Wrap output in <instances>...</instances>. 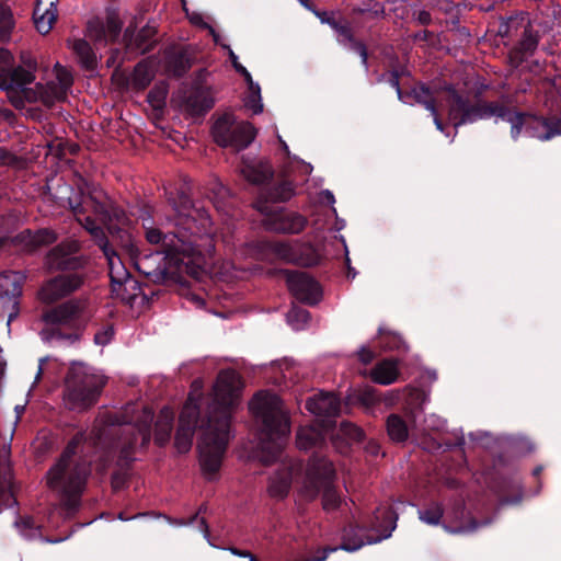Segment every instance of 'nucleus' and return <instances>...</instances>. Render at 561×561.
<instances>
[{
  "label": "nucleus",
  "mask_w": 561,
  "mask_h": 561,
  "mask_svg": "<svg viewBox=\"0 0 561 561\" xmlns=\"http://www.w3.org/2000/svg\"><path fill=\"white\" fill-rule=\"evenodd\" d=\"M242 387L240 375L233 369L219 371L214 387L215 398L206 409V432L201 446L202 465L206 472L220 470L230 439L231 408Z\"/></svg>",
  "instance_id": "1"
},
{
  "label": "nucleus",
  "mask_w": 561,
  "mask_h": 561,
  "mask_svg": "<svg viewBox=\"0 0 561 561\" xmlns=\"http://www.w3.org/2000/svg\"><path fill=\"white\" fill-rule=\"evenodd\" d=\"M85 440L83 432L76 433L68 442L58 461L47 472L48 486L60 494L68 513L78 511L81 496L91 474V465L84 459L75 460L78 447Z\"/></svg>",
  "instance_id": "2"
},
{
  "label": "nucleus",
  "mask_w": 561,
  "mask_h": 561,
  "mask_svg": "<svg viewBox=\"0 0 561 561\" xmlns=\"http://www.w3.org/2000/svg\"><path fill=\"white\" fill-rule=\"evenodd\" d=\"M154 413L149 408H144L141 416L136 424L127 422L125 416L118 413L107 416L106 434L115 435L122 440L119 455L116 461L117 469L111 476V485L114 491L127 486L129 469L135 461L134 454L140 439L139 447L146 449L151 440V425Z\"/></svg>",
  "instance_id": "3"
},
{
  "label": "nucleus",
  "mask_w": 561,
  "mask_h": 561,
  "mask_svg": "<svg viewBox=\"0 0 561 561\" xmlns=\"http://www.w3.org/2000/svg\"><path fill=\"white\" fill-rule=\"evenodd\" d=\"M250 410L261 421L260 449L262 461L271 465L278 460L290 432V421L277 394L257 392L250 402Z\"/></svg>",
  "instance_id": "4"
},
{
  "label": "nucleus",
  "mask_w": 561,
  "mask_h": 561,
  "mask_svg": "<svg viewBox=\"0 0 561 561\" xmlns=\"http://www.w3.org/2000/svg\"><path fill=\"white\" fill-rule=\"evenodd\" d=\"M79 251L77 241H66L53 248L47 256L46 264L51 271H72L48 279L38 291L39 299L45 304H53L72 294L83 284V277L78 270L82 268L85 261L75 255Z\"/></svg>",
  "instance_id": "5"
},
{
  "label": "nucleus",
  "mask_w": 561,
  "mask_h": 561,
  "mask_svg": "<svg viewBox=\"0 0 561 561\" xmlns=\"http://www.w3.org/2000/svg\"><path fill=\"white\" fill-rule=\"evenodd\" d=\"M450 101L448 111V121L454 126L455 133L453 136L445 130L442 131L446 137H450V141L454 140L457 129L466 124H473L481 119H488L496 117L511 124V136L516 139L519 135V125L522 118L517 113H513L507 108L500 106L495 103H479L476 105L470 104L461 95H459L454 89H450Z\"/></svg>",
  "instance_id": "6"
},
{
  "label": "nucleus",
  "mask_w": 561,
  "mask_h": 561,
  "mask_svg": "<svg viewBox=\"0 0 561 561\" xmlns=\"http://www.w3.org/2000/svg\"><path fill=\"white\" fill-rule=\"evenodd\" d=\"M85 306L79 299H69L42 313L46 328L42 330L46 341H67L75 343L80 340L85 327L83 318Z\"/></svg>",
  "instance_id": "7"
},
{
  "label": "nucleus",
  "mask_w": 561,
  "mask_h": 561,
  "mask_svg": "<svg viewBox=\"0 0 561 561\" xmlns=\"http://www.w3.org/2000/svg\"><path fill=\"white\" fill-rule=\"evenodd\" d=\"M336 471L331 460L313 454L308 462L304 489L310 500H314L322 492V507L324 511H335L341 505V497L334 485Z\"/></svg>",
  "instance_id": "8"
},
{
  "label": "nucleus",
  "mask_w": 561,
  "mask_h": 561,
  "mask_svg": "<svg viewBox=\"0 0 561 561\" xmlns=\"http://www.w3.org/2000/svg\"><path fill=\"white\" fill-rule=\"evenodd\" d=\"M106 380L82 368L71 367L66 376L64 399L72 411H85L93 407L105 387Z\"/></svg>",
  "instance_id": "9"
},
{
  "label": "nucleus",
  "mask_w": 561,
  "mask_h": 561,
  "mask_svg": "<svg viewBox=\"0 0 561 561\" xmlns=\"http://www.w3.org/2000/svg\"><path fill=\"white\" fill-rule=\"evenodd\" d=\"M199 399L195 398L193 394H190L179 417V426L174 437V446L179 453L185 454L187 453L193 444V437L196 428L203 430L202 440L198 444V451H201V446L204 443V435L206 432V415L202 417L201 415V404ZM199 463H202V453H199ZM201 468L207 478V480H215L219 470L215 473H208L204 470L203 465Z\"/></svg>",
  "instance_id": "10"
},
{
  "label": "nucleus",
  "mask_w": 561,
  "mask_h": 561,
  "mask_svg": "<svg viewBox=\"0 0 561 561\" xmlns=\"http://www.w3.org/2000/svg\"><path fill=\"white\" fill-rule=\"evenodd\" d=\"M213 137L221 147L236 150L247 148L255 138L256 130L248 122L238 121L232 113H225L213 126Z\"/></svg>",
  "instance_id": "11"
},
{
  "label": "nucleus",
  "mask_w": 561,
  "mask_h": 561,
  "mask_svg": "<svg viewBox=\"0 0 561 561\" xmlns=\"http://www.w3.org/2000/svg\"><path fill=\"white\" fill-rule=\"evenodd\" d=\"M36 62L31 58L22 57V65L14 67L13 55L7 48H0V89H24L35 79Z\"/></svg>",
  "instance_id": "12"
},
{
  "label": "nucleus",
  "mask_w": 561,
  "mask_h": 561,
  "mask_svg": "<svg viewBox=\"0 0 561 561\" xmlns=\"http://www.w3.org/2000/svg\"><path fill=\"white\" fill-rule=\"evenodd\" d=\"M163 267L158 273L157 277L162 283L172 282L180 285H185V275L197 278L199 275V266L192 264V260L186 257L184 253L169 248L164 251Z\"/></svg>",
  "instance_id": "13"
},
{
  "label": "nucleus",
  "mask_w": 561,
  "mask_h": 561,
  "mask_svg": "<svg viewBox=\"0 0 561 561\" xmlns=\"http://www.w3.org/2000/svg\"><path fill=\"white\" fill-rule=\"evenodd\" d=\"M389 84L397 92L398 99L408 105L421 104L433 116V122L439 131H444V124L438 117L437 108L435 105V95L430 88L425 84L420 83L413 87L410 91L403 92L400 88L399 78L396 73H391L389 77Z\"/></svg>",
  "instance_id": "14"
},
{
  "label": "nucleus",
  "mask_w": 561,
  "mask_h": 561,
  "mask_svg": "<svg viewBox=\"0 0 561 561\" xmlns=\"http://www.w3.org/2000/svg\"><path fill=\"white\" fill-rule=\"evenodd\" d=\"M290 294L300 302L316 306L322 298L320 284L306 272L283 270Z\"/></svg>",
  "instance_id": "15"
},
{
  "label": "nucleus",
  "mask_w": 561,
  "mask_h": 561,
  "mask_svg": "<svg viewBox=\"0 0 561 561\" xmlns=\"http://www.w3.org/2000/svg\"><path fill=\"white\" fill-rule=\"evenodd\" d=\"M54 78L49 79L46 85L36 84L34 100H41L44 104L50 105L56 101H61L67 96V92L72 85L73 79L70 71L56 64L53 69Z\"/></svg>",
  "instance_id": "16"
},
{
  "label": "nucleus",
  "mask_w": 561,
  "mask_h": 561,
  "mask_svg": "<svg viewBox=\"0 0 561 561\" xmlns=\"http://www.w3.org/2000/svg\"><path fill=\"white\" fill-rule=\"evenodd\" d=\"M267 248L277 259L300 266H313L319 263V254L310 243L291 245L286 242H270Z\"/></svg>",
  "instance_id": "17"
},
{
  "label": "nucleus",
  "mask_w": 561,
  "mask_h": 561,
  "mask_svg": "<svg viewBox=\"0 0 561 561\" xmlns=\"http://www.w3.org/2000/svg\"><path fill=\"white\" fill-rule=\"evenodd\" d=\"M71 192L68 185L61 187V193L65 194L59 196V207H69V210H119L111 205V199L102 190H93L88 195H82L79 201L78 195H67Z\"/></svg>",
  "instance_id": "18"
},
{
  "label": "nucleus",
  "mask_w": 561,
  "mask_h": 561,
  "mask_svg": "<svg viewBox=\"0 0 561 561\" xmlns=\"http://www.w3.org/2000/svg\"><path fill=\"white\" fill-rule=\"evenodd\" d=\"M262 222L266 230L277 233H299L306 225L307 218L300 213H262Z\"/></svg>",
  "instance_id": "19"
},
{
  "label": "nucleus",
  "mask_w": 561,
  "mask_h": 561,
  "mask_svg": "<svg viewBox=\"0 0 561 561\" xmlns=\"http://www.w3.org/2000/svg\"><path fill=\"white\" fill-rule=\"evenodd\" d=\"M14 245H20L22 250L33 252L42 245H48L57 240V234L54 230L48 228H42L36 231L25 229L16 236L0 237V249L9 241Z\"/></svg>",
  "instance_id": "20"
},
{
  "label": "nucleus",
  "mask_w": 561,
  "mask_h": 561,
  "mask_svg": "<svg viewBox=\"0 0 561 561\" xmlns=\"http://www.w3.org/2000/svg\"><path fill=\"white\" fill-rule=\"evenodd\" d=\"M517 114L522 118L519 131L522 130V127H524V133L527 137L547 141L558 135H561L560 118L529 117L525 119L522 114Z\"/></svg>",
  "instance_id": "21"
},
{
  "label": "nucleus",
  "mask_w": 561,
  "mask_h": 561,
  "mask_svg": "<svg viewBox=\"0 0 561 561\" xmlns=\"http://www.w3.org/2000/svg\"><path fill=\"white\" fill-rule=\"evenodd\" d=\"M305 407L310 413L319 417H325L324 421L330 423V427L333 425L330 419L336 417L341 411L340 399L333 392H320L308 398Z\"/></svg>",
  "instance_id": "22"
},
{
  "label": "nucleus",
  "mask_w": 561,
  "mask_h": 561,
  "mask_svg": "<svg viewBox=\"0 0 561 561\" xmlns=\"http://www.w3.org/2000/svg\"><path fill=\"white\" fill-rule=\"evenodd\" d=\"M330 423L321 421L319 426H300L296 434V445L300 450L318 448L325 444V430Z\"/></svg>",
  "instance_id": "23"
},
{
  "label": "nucleus",
  "mask_w": 561,
  "mask_h": 561,
  "mask_svg": "<svg viewBox=\"0 0 561 561\" xmlns=\"http://www.w3.org/2000/svg\"><path fill=\"white\" fill-rule=\"evenodd\" d=\"M122 23L119 20L111 15L106 19L104 24L89 25V36L100 45H106L110 42H114L121 34Z\"/></svg>",
  "instance_id": "24"
},
{
  "label": "nucleus",
  "mask_w": 561,
  "mask_h": 561,
  "mask_svg": "<svg viewBox=\"0 0 561 561\" xmlns=\"http://www.w3.org/2000/svg\"><path fill=\"white\" fill-rule=\"evenodd\" d=\"M25 276L20 272H7L0 275V299L8 301L20 299Z\"/></svg>",
  "instance_id": "25"
},
{
  "label": "nucleus",
  "mask_w": 561,
  "mask_h": 561,
  "mask_svg": "<svg viewBox=\"0 0 561 561\" xmlns=\"http://www.w3.org/2000/svg\"><path fill=\"white\" fill-rule=\"evenodd\" d=\"M215 104L214 96L208 89H195L185 101V110L191 115H202Z\"/></svg>",
  "instance_id": "26"
},
{
  "label": "nucleus",
  "mask_w": 561,
  "mask_h": 561,
  "mask_svg": "<svg viewBox=\"0 0 561 561\" xmlns=\"http://www.w3.org/2000/svg\"><path fill=\"white\" fill-rule=\"evenodd\" d=\"M174 412L169 407H163L154 423V443L162 447L167 445L171 438L173 430Z\"/></svg>",
  "instance_id": "27"
},
{
  "label": "nucleus",
  "mask_w": 561,
  "mask_h": 561,
  "mask_svg": "<svg viewBox=\"0 0 561 561\" xmlns=\"http://www.w3.org/2000/svg\"><path fill=\"white\" fill-rule=\"evenodd\" d=\"M293 472L290 468H282L270 479L268 494L276 500H284L291 488Z\"/></svg>",
  "instance_id": "28"
},
{
  "label": "nucleus",
  "mask_w": 561,
  "mask_h": 561,
  "mask_svg": "<svg viewBox=\"0 0 561 561\" xmlns=\"http://www.w3.org/2000/svg\"><path fill=\"white\" fill-rule=\"evenodd\" d=\"M374 522L371 525L374 527L382 526L385 534L377 537L376 539H369L367 540V543H375L378 542L385 538L390 537L391 533L396 528V523L398 519V516L396 512L392 510V507H378L374 513Z\"/></svg>",
  "instance_id": "29"
},
{
  "label": "nucleus",
  "mask_w": 561,
  "mask_h": 561,
  "mask_svg": "<svg viewBox=\"0 0 561 561\" xmlns=\"http://www.w3.org/2000/svg\"><path fill=\"white\" fill-rule=\"evenodd\" d=\"M68 46L73 50L80 65L83 68L88 70H92L95 68L98 61L96 55L85 39H69Z\"/></svg>",
  "instance_id": "30"
},
{
  "label": "nucleus",
  "mask_w": 561,
  "mask_h": 561,
  "mask_svg": "<svg viewBox=\"0 0 561 561\" xmlns=\"http://www.w3.org/2000/svg\"><path fill=\"white\" fill-rule=\"evenodd\" d=\"M241 173L249 182L261 184L272 176V169L266 162L243 160Z\"/></svg>",
  "instance_id": "31"
},
{
  "label": "nucleus",
  "mask_w": 561,
  "mask_h": 561,
  "mask_svg": "<svg viewBox=\"0 0 561 561\" xmlns=\"http://www.w3.org/2000/svg\"><path fill=\"white\" fill-rule=\"evenodd\" d=\"M398 377L397 362L392 359L381 360L371 370V379L379 385H391L397 381Z\"/></svg>",
  "instance_id": "32"
},
{
  "label": "nucleus",
  "mask_w": 561,
  "mask_h": 561,
  "mask_svg": "<svg viewBox=\"0 0 561 561\" xmlns=\"http://www.w3.org/2000/svg\"><path fill=\"white\" fill-rule=\"evenodd\" d=\"M84 229L92 236L94 242L103 251L104 255L111 260L112 255H115V251L108 243L106 233L102 226H100L95 219L90 216L84 217Z\"/></svg>",
  "instance_id": "33"
},
{
  "label": "nucleus",
  "mask_w": 561,
  "mask_h": 561,
  "mask_svg": "<svg viewBox=\"0 0 561 561\" xmlns=\"http://www.w3.org/2000/svg\"><path fill=\"white\" fill-rule=\"evenodd\" d=\"M57 19V8L55 2H50L48 8H41L39 4L34 9L33 20L36 30L41 34H47Z\"/></svg>",
  "instance_id": "34"
},
{
  "label": "nucleus",
  "mask_w": 561,
  "mask_h": 561,
  "mask_svg": "<svg viewBox=\"0 0 561 561\" xmlns=\"http://www.w3.org/2000/svg\"><path fill=\"white\" fill-rule=\"evenodd\" d=\"M363 533L364 529L356 524L351 523L346 525L343 529L340 549L347 552H354L360 549L366 543Z\"/></svg>",
  "instance_id": "35"
},
{
  "label": "nucleus",
  "mask_w": 561,
  "mask_h": 561,
  "mask_svg": "<svg viewBox=\"0 0 561 561\" xmlns=\"http://www.w3.org/2000/svg\"><path fill=\"white\" fill-rule=\"evenodd\" d=\"M168 201L173 210L193 209L199 211L208 208L207 205L201 204V202H193L184 187L176 190L175 192H170Z\"/></svg>",
  "instance_id": "36"
},
{
  "label": "nucleus",
  "mask_w": 561,
  "mask_h": 561,
  "mask_svg": "<svg viewBox=\"0 0 561 561\" xmlns=\"http://www.w3.org/2000/svg\"><path fill=\"white\" fill-rule=\"evenodd\" d=\"M386 427L390 439L396 443H403L409 437L408 425L399 414H390L387 417Z\"/></svg>",
  "instance_id": "37"
},
{
  "label": "nucleus",
  "mask_w": 561,
  "mask_h": 561,
  "mask_svg": "<svg viewBox=\"0 0 561 561\" xmlns=\"http://www.w3.org/2000/svg\"><path fill=\"white\" fill-rule=\"evenodd\" d=\"M337 42L344 46L354 49L362 58L364 65L367 64V50L364 44L354 41L351 30L347 25L334 24Z\"/></svg>",
  "instance_id": "38"
},
{
  "label": "nucleus",
  "mask_w": 561,
  "mask_h": 561,
  "mask_svg": "<svg viewBox=\"0 0 561 561\" xmlns=\"http://www.w3.org/2000/svg\"><path fill=\"white\" fill-rule=\"evenodd\" d=\"M137 286V282L133 279L129 275H127L125 279H119L115 278L114 276H111L112 293L119 297L122 301H125L127 304H133L136 298L135 294H127V287L136 289Z\"/></svg>",
  "instance_id": "39"
},
{
  "label": "nucleus",
  "mask_w": 561,
  "mask_h": 561,
  "mask_svg": "<svg viewBox=\"0 0 561 561\" xmlns=\"http://www.w3.org/2000/svg\"><path fill=\"white\" fill-rule=\"evenodd\" d=\"M248 83V94L244 98V106L252 111L253 114H260L263 112V103L261 96V88L259 83L254 82L251 78Z\"/></svg>",
  "instance_id": "40"
},
{
  "label": "nucleus",
  "mask_w": 561,
  "mask_h": 561,
  "mask_svg": "<svg viewBox=\"0 0 561 561\" xmlns=\"http://www.w3.org/2000/svg\"><path fill=\"white\" fill-rule=\"evenodd\" d=\"M15 22L10 7L0 0V39L5 42L10 39Z\"/></svg>",
  "instance_id": "41"
},
{
  "label": "nucleus",
  "mask_w": 561,
  "mask_h": 561,
  "mask_svg": "<svg viewBox=\"0 0 561 561\" xmlns=\"http://www.w3.org/2000/svg\"><path fill=\"white\" fill-rule=\"evenodd\" d=\"M154 77L153 67L148 61L139 62L134 70L133 81L138 88H146Z\"/></svg>",
  "instance_id": "42"
},
{
  "label": "nucleus",
  "mask_w": 561,
  "mask_h": 561,
  "mask_svg": "<svg viewBox=\"0 0 561 561\" xmlns=\"http://www.w3.org/2000/svg\"><path fill=\"white\" fill-rule=\"evenodd\" d=\"M167 69L174 76H182L188 68L184 55L179 51H168L165 55Z\"/></svg>",
  "instance_id": "43"
},
{
  "label": "nucleus",
  "mask_w": 561,
  "mask_h": 561,
  "mask_svg": "<svg viewBox=\"0 0 561 561\" xmlns=\"http://www.w3.org/2000/svg\"><path fill=\"white\" fill-rule=\"evenodd\" d=\"M444 515V508L439 503H432L424 510L419 511V518L428 524L436 526L440 523Z\"/></svg>",
  "instance_id": "44"
},
{
  "label": "nucleus",
  "mask_w": 561,
  "mask_h": 561,
  "mask_svg": "<svg viewBox=\"0 0 561 561\" xmlns=\"http://www.w3.org/2000/svg\"><path fill=\"white\" fill-rule=\"evenodd\" d=\"M378 333L381 339V345L386 350L403 351V352H405L408 350L405 342L399 334L390 333V332L386 333L382 328H379Z\"/></svg>",
  "instance_id": "45"
},
{
  "label": "nucleus",
  "mask_w": 561,
  "mask_h": 561,
  "mask_svg": "<svg viewBox=\"0 0 561 561\" xmlns=\"http://www.w3.org/2000/svg\"><path fill=\"white\" fill-rule=\"evenodd\" d=\"M337 435L343 436L348 443L362 442L365 436L360 427L347 421L341 422Z\"/></svg>",
  "instance_id": "46"
},
{
  "label": "nucleus",
  "mask_w": 561,
  "mask_h": 561,
  "mask_svg": "<svg viewBox=\"0 0 561 561\" xmlns=\"http://www.w3.org/2000/svg\"><path fill=\"white\" fill-rule=\"evenodd\" d=\"M538 45V38L531 32L526 31L519 42L518 51L520 53V57L524 58L527 55L534 53Z\"/></svg>",
  "instance_id": "47"
},
{
  "label": "nucleus",
  "mask_w": 561,
  "mask_h": 561,
  "mask_svg": "<svg viewBox=\"0 0 561 561\" xmlns=\"http://www.w3.org/2000/svg\"><path fill=\"white\" fill-rule=\"evenodd\" d=\"M294 194V190L290 183L284 182L279 185L275 186L271 193L268 198L272 202H286L288 201Z\"/></svg>",
  "instance_id": "48"
},
{
  "label": "nucleus",
  "mask_w": 561,
  "mask_h": 561,
  "mask_svg": "<svg viewBox=\"0 0 561 561\" xmlns=\"http://www.w3.org/2000/svg\"><path fill=\"white\" fill-rule=\"evenodd\" d=\"M289 323L299 329V324H306L310 320V312L300 307H293L287 314Z\"/></svg>",
  "instance_id": "49"
},
{
  "label": "nucleus",
  "mask_w": 561,
  "mask_h": 561,
  "mask_svg": "<svg viewBox=\"0 0 561 561\" xmlns=\"http://www.w3.org/2000/svg\"><path fill=\"white\" fill-rule=\"evenodd\" d=\"M167 88L164 85H160L151 90L148 94V101L156 108H160L163 106L167 99Z\"/></svg>",
  "instance_id": "50"
},
{
  "label": "nucleus",
  "mask_w": 561,
  "mask_h": 561,
  "mask_svg": "<svg viewBox=\"0 0 561 561\" xmlns=\"http://www.w3.org/2000/svg\"><path fill=\"white\" fill-rule=\"evenodd\" d=\"M114 334V325L112 323H107L94 334V343L96 345L104 346L112 341Z\"/></svg>",
  "instance_id": "51"
},
{
  "label": "nucleus",
  "mask_w": 561,
  "mask_h": 561,
  "mask_svg": "<svg viewBox=\"0 0 561 561\" xmlns=\"http://www.w3.org/2000/svg\"><path fill=\"white\" fill-rule=\"evenodd\" d=\"M3 311L7 312V325L10 328L11 323L19 317L20 314V299L7 301L3 304Z\"/></svg>",
  "instance_id": "52"
},
{
  "label": "nucleus",
  "mask_w": 561,
  "mask_h": 561,
  "mask_svg": "<svg viewBox=\"0 0 561 561\" xmlns=\"http://www.w3.org/2000/svg\"><path fill=\"white\" fill-rule=\"evenodd\" d=\"M222 47L228 50L229 58H230L236 71L239 72L240 75H242L244 77L245 81H250V79L252 78L251 73L247 70L245 67H243L239 62L238 56L234 54V51L231 49V47L229 45H222Z\"/></svg>",
  "instance_id": "53"
},
{
  "label": "nucleus",
  "mask_w": 561,
  "mask_h": 561,
  "mask_svg": "<svg viewBox=\"0 0 561 561\" xmlns=\"http://www.w3.org/2000/svg\"><path fill=\"white\" fill-rule=\"evenodd\" d=\"M182 4H183V9L186 13V16L187 19L190 20V22L194 25H197L199 27H203V28H206L208 30L210 27V25L204 21V18H203V14L199 13V12H196V11H188V9L186 8V3L184 0H182Z\"/></svg>",
  "instance_id": "54"
},
{
  "label": "nucleus",
  "mask_w": 561,
  "mask_h": 561,
  "mask_svg": "<svg viewBox=\"0 0 561 561\" xmlns=\"http://www.w3.org/2000/svg\"><path fill=\"white\" fill-rule=\"evenodd\" d=\"M317 202L322 207H331L332 210H336L334 208L335 197L333 193L329 190H322L317 197Z\"/></svg>",
  "instance_id": "55"
},
{
  "label": "nucleus",
  "mask_w": 561,
  "mask_h": 561,
  "mask_svg": "<svg viewBox=\"0 0 561 561\" xmlns=\"http://www.w3.org/2000/svg\"><path fill=\"white\" fill-rule=\"evenodd\" d=\"M360 402L366 407H373L379 402V397L371 388L365 389L359 396Z\"/></svg>",
  "instance_id": "56"
},
{
  "label": "nucleus",
  "mask_w": 561,
  "mask_h": 561,
  "mask_svg": "<svg viewBox=\"0 0 561 561\" xmlns=\"http://www.w3.org/2000/svg\"><path fill=\"white\" fill-rule=\"evenodd\" d=\"M214 193V207L219 210V201L224 199L228 195V190L221 183H215L213 186Z\"/></svg>",
  "instance_id": "57"
},
{
  "label": "nucleus",
  "mask_w": 561,
  "mask_h": 561,
  "mask_svg": "<svg viewBox=\"0 0 561 561\" xmlns=\"http://www.w3.org/2000/svg\"><path fill=\"white\" fill-rule=\"evenodd\" d=\"M445 528L450 533H469L478 528V522L474 518H470L467 524L461 522L454 528H449L448 526H445Z\"/></svg>",
  "instance_id": "58"
},
{
  "label": "nucleus",
  "mask_w": 561,
  "mask_h": 561,
  "mask_svg": "<svg viewBox=\"0 0 561 561\" xmlns=\"http://www.w3.org/2000/svg\"><path fill=\"white\" fill-rule=\"evenodd\" d=\"M291 163H293V167L297 171H299L300 173H302L305 175H309L312 172V170H313V168H312V165L310 163L301 160L300 158H298L296 156L293 157Z\"/></svg>",
  "instance_id": "59"
},
{
  "label": "nucleus",
  "mask_w": 561,
  "mask_h": 561,
  "mask_svg": "<svg viewBox=\"0 0 561 561\" xmlns=\"http://www.w3.org/2000/svg\"><path fill=\"white\" fill-rule=\"evenodd\" d=\"M163 233L156 228H151L146 232V239L151 244H159L163 240Z\"/></svg>",
  "instance_id": "60"
},
{
  "label": "nucleus",
  "mask_w": 561,
  "mask_h": 561,
  "mask_svg": "<svg viewBox=\"0 0 561 561\" xmlns=\"http://www.w3.org/2000/svg\"><path fill=\"white\" fill-rule=\"evenodd\" d=\"M358 356L359 360L365 365L370 364L375 358L374 352L367 347H362V350L358 353Z\"/></svg>",
  "instance_id": "61"
},
{
  "label": "nucleus",
  "mask_w": 561,
  "mask_h": 561,
  "mask_svg": "<svg viewBox=\"0 0 561 561\" xmlns=\"http://www.w3.org/2000/svg\"><path fill=\"white\" fill-rule=\"evenodd\" d=\"M18 218L14 213H5L0 216V228L4 225H15Z\"/></svg>",
  "instance_id": "62"
},
{
  "label": "nucleus",
  "mask_w": 561,
  "mask_h": 561,
  "mask_svg": "<svg viewBox=\"0 0 561 561\" xmlns=\"http://www.w3.org/2000/svg\"><path fill=\"white\" fill-rule=\"evenodd\" d=\"M154 34V30L151 26L144 27L140 33L138 34V39H147L151 37Z\"/></svg>",
  "instance_id": "63"
},
{
  "label": "nucleus",
  "mask_w": 561,
  "mask_h": 561,
  "mask_svg": "<svg viewBox=\"0 0 561 561\" xmlns=\"http://www.w3.org/2000/svg\"><path fill=\"white\" fill-rule=\"evenodd\" d=\"M417 20L422 24H428L431 22V15L426 11H420L419 14H417Z\"/></svg>",
  "instance_id": "64"
}]
</instances>
